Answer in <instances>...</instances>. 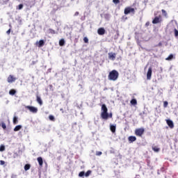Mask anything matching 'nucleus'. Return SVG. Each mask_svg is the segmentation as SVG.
Here are the masks:
<instances>
[{
  "label": "nucleus",
  "mask_w": 178,
  "mask_h": 178,
  "mask_svg": "<svg viewBox=\"0 0 178 178\" xmlns=\"http://www.w3.org/2000/svg\"><path fill=\"white\" fill-rule=\"evenodd\" d=\"M36 101L39 104V105H42V99H41V97H40L38 93L36 94Z\"/></svg>",
  "instance_id": "10"
},
{
  "label": "nucleus",
  "mask_w": 178,
  "mask_h": 178,
  "mask_svg": "<svg viewBox=\"0 0 178 178\" xmlns=\"http://www.w3.org/2000/svg\"><path fill=\"white\" fill-rule=\"evenodd\" d=\"M9 27H10V29H12V25L9 24Z\"/></svg>",
  "instance_id": "42"
},
{
  "label": "nucleus",
  "mask_w": 178,
  "mask_h": 178,
  "mask_svg": "<svg viewBox=\"0 0 178 178\" xmlns=\"http://www.w3.org/2000/svg\"><path fill=\"white\" fill-rule=\"evenodd\" d=\"M174 33H175V36L178 37V31H177V29H174Z\"/></svg>",
  "instance_id": "35"
},
{
  "label": "nucleus",
  "mask_w": 178,
  "mask_h": 178,
  "mask_svg": "<svg viewBox=\"0 0 178 178\" xmlns=\"http://www.w3.org/2000/svg\"><path fill=\"white\" fill-rule=\"evenodd\" d=\"M159 45H161V43H159Z\"/></svg>",
  "instance_id": "43"
},
{
  "label": "nucleus",
  "mask_w": 178,
  "mask_h": 178,
  "mask_svg": "<svg viewBox=\"0 0 178 178\" xmlns=\"http://www.w3.org/2000/svg\"><path fill=\"white\" fill-rule=\"evenodd\" d=\"M124 15H129V13H132L134 15L136 13V10L131 7H127L124 10Z\"/></svg>",
  "instance_id": "3"
},
{
  "label": "nucleus",
  "mask_w": 178,
  "mask_h": 178,
  "mask_svg": "<svg viewBox=\"0 0 178 178\" xmlns=\"http://www.w3.org/2000/svg\"><path fill=\"white\" fill-rule=\"evenodd\" d=\"M144 131H145L144 128H138L135 130V134L138 137H143V134H144Z\"/></svg>",
  "instance_id": "4"
},
{
  "label": "nucleus",
  "mask_w": 178,
  "mask_h": 178,
  "mask_svg": "<svg viewBox=\"0 0 178 178\" xmlns=\"http://www.w3.org/2000/svg\"><path fill=\"white\" fill-rule=\"evenodd\" d=\"M152 76V67H149L147 72V80H151Z\"/></svg>",
  "instance_id": "8"
},
{
  "label": "nucleus",
  "mask_w": 178,
  "mask_h": 178,
  "mask_svg": "<svg viewBox=\"0 0 178 178\" xmlns=\"http://www.w3.org/2000/svg\"><path fill=\"white\" fill-rule=\"evenodd\" d=\"M84 175H86V172H84V171H81V172H79V177H83L84 176Z\"/></svg>",
  "instance_id": "29"
},
{
  "label": "nucleus",
  "mask_w": 178,
  "mask_h": 178,
  "mask_svg": "<svg viewBox=\"0 0 178 178\" xmlns=\"http://www.w3.org/2000/svg\"><path fill=\"white\" fill-rule=\"evenodd\" d=\"M49 120H51V122H55V117H54V115H50L49 116Z\"/></svg>",
  "instance_id": "26"
},
{
  "label": "nucleus",
  "mask_w": 178,
  "mask_h": 178,
  "mask_svg": "<svg viewBox=\"0 0 178 178\" xmlns=\"http://www.w3.org/2000/svg\"><path fill=\"white\" fill-rule=\"evenodd\" d=\"M166 123L170 129H173V127H175V124H173V121H172L170 120H167Z\"/></svg>",
  "instance_id": "9"
},
{
  "label": "nucleus",
  "mask_w": 178,
  "mask_h": 178,
  "mask_svg": "<svg viewBox=\"0 0 178 178\" xmlns=\"http://www.w3.org/2000/svg\"><path fill=\"white\" fill-rule=\"evenodd\" d=\"M113 3L118 5V3H120V0H113Z\"/></svg>",
  "instance_id": "33"
},
{
  "label": "nucleus",
  "mask_w": 178,
  "mask_h": 178,
  "mask_svg": "<svg viewBox=\"0 0 178 178\" xmlns=\"http://www.w3.org/2000/svg\"><path fill=\"white\" fill-rule=\"evenodd\" d=\"M30 168H31V165L30 164H26L24 165V170H30Z\"/></svg>",
  "instance_id": "22"
},
{
  "label": "nucleus",
  "mask_w": 178,
  "mask_h": 178,
  "mask_svg": "<svg viewBox=\"0 0 178 178\" xmlns=\"http://www.w3.org/2000/svg\"><path fill=\"white\" fill-rule=\"evenodd\" d=\"M97 33L99 34V35H104V34H105V29L99 28L97 30Z\"/></svg>",
  "instance_id": "11"
},
{
  "label": "nucleus",
  "mask_w": 178,
  "mask_h": 178,
  "mask_svg": "<svg viewBox=\"0 0 178 178\" xmlns=\"http://www.w3.org/2000/svg\"><path fill=\"white\" fill-rule=\"evenodd\" d=\"M9 94L10 95H15V94H16V90L15 89H12L9 91Z\"/></svg>",
  "instance_id": "23"
},
{
  "label": "nucleus",
  "mask_w": 178,
  "mask_h": 178,
  "mask_svg": "<svg viewBox=\"0 0 178 178\" xmlns=\"http://www.w3.org/2000/svg\"><path fill=\"white\" fill-rule=\"evenodd\" d=\"M83 41L85 44H88V38L87 37L83 38Z\"/></svg>",
  "instance_id": "34"
},
{
  "label": "nucleus",
  "mask_w": 178,
  "mask_h": 178,
  "mask_svg": "<svg viewBox=\"0 0 178 178\" xmlns=\"http://www.w3.org/2000/svg\"><path fill=\"white\" fill-rule=\"evenodd\" d=\"M168 105H169V103L168 102H163V108H168Z\"/></svg>",
  "instance_id": "31"
},
{
  "label": "nucleus",
  "mask_w": 178,
  "mask_h": 178,
  "mask_svg": "<svg viewBox=\"0 0 178 178\" xmlns=\"http://www.w3.org/2000/svg\"><path fill=\"white\" fill-rule=\"evenodd\" d=\"M118 78H119V72L116 71V70H113L111 72H110L108 76V80H111V81H116Z\"/></svg>",
  "instance_id": "2"
},
{
  "label": "nucleus",
  "mask_w": 178,
  "mask_h": 178,
  "mask_svg": "<svg viewBox=\"0 0 178 178\" xmlns=\"http://www.w3.org/2000/svg\"><path fill=\"white\" fill-rule=\"evenodd\" d=\"M49 33L50 34H56V32H55V30L50 29H49Z\"/></svg>",
  "instance_id": "30"
},
{
  "label": "nucleus",
  "mask_w": 178,
  "mask_h": 178,
  "mask_svg": "<svg viewBox=\"0 0 178 178\" xmlns=\"http://www.w3.org/2000/svg\"><path fill=\"white\" fill-rule=\"evenodd\" d=\"M4 150H5V146L3 145H1L0 146V152H3V151H4Z\"/></svg>",
  "instance_id": "32"
},
{
  "label": "nucleus",
  "mask_w": 178,
  "mask_h": 178,
  "mask_svg": "<svg viewBox=\"0 0 178 178\" xmlns=\"http://www.w3.org/2000/svg\"><path fill=\"white\" fill-rule=\"evenodd\" d=\"M131 105H137V100L136 99H132L131 100Z\"/></svg>",
  "instance_id": "25"
},
{
  "label": "nucleus",
  "mask_w": 178,
  "mask_h": 178,
  "mask_svg": "<svg viewBox=\"0 0 178 178\" xmlns=\"http://www.w3.org/2000/svg\"><path fill=\"white\" fill-rule=\"evenodd\" d=\"M152 149H153V151L154 152H159V151H161V148L158 147V146H155V145H153L152 147Z\"/></svg>",
  "instance_id": "15"
},
{
  "label": "nucleus",
  "mask_w": 178,
  "mask_h": 178,
  "mask_svg": "<svg viewBox=\"0 0 178 178\" xmlns=\"http://www.w3.org/2000/svg\"><path fill=\"white\" fill-rule=\"evenodd\" d=\"M108 58L109 59H112V60H115V59H116V54L109 53Z\"/></svg>",
  "instance_id": "13"
},
{
  "label": "nucleus",
  "mask_w": 178,
  "mask_h": 178,
  "mask_svg": "<svg viewBox=\"0 0 178 178\" xmlns=\"http://www.w3.org/2000/svg\"><path fill=\"white\" fill-rule=\"evenodd\" d=\"M100 116L103 120H108V118H112V113L110 114L108 113V107H106V104L102 105V113Z\"/></svg>",
  "instance_id": "1"
},
{
  "label": "nucleus",
  "mask_w": 178,
  "mask_h": 178,
  "mask_svg": "<svg viewBox=\"0 0 178 178\" xmlns=\"http://www.w3.org/2000/svg\"><path fill=\"white\" fill-rule=\"evenodd\" d=\"M18 122L19 121L17 120V117L16 116L13 117V124H17Z\"/></svg>",
  "instance_id": "20"
},
{
  "label": "nucleus",
  "mask_w": 178,
  "mask_h": 178,
  "mask_svg": "<svg viewBox=\"0 0 178 178\" xmlns=\"http://www.w3.org/2000/svg\"><path fill=\"white\" fill-rule=\"evenodd\" d=\"M173 58H175V57L173 56V54H170V55L168 56V57H167V58H165V60H172V59H173Z\"/></svg>",
  "instance_id": "21"
},
{
  "label": "nucleus",
  "mask_w": 178,
  "mask_h": 178,
  "mask_svg": "<svg viewBox=\"0 0 178 178\" xmlns=\"http://www.w3.org/2000/svg\"><path fill=\"white\" fill-rule=\"evenodd\" d=\"M21 129H22V125H17L14 128V131H19V130H20Z\"/></svg>",
  "instance_id": "19"
},
{
  "label": "nucleus",
  "mask_w": 178,
  "mask_h": 178,
  "mask_svg": "<svg viewBox=\"0 0 178 178\" xmlns=\"http://www.w3.org/2000/svg\"><path fill=\"white\" fill-rule=\"evenodd\" d=\"M162 22V15H159L158 17H155L152 20L153 24H158V23H161Z\"/></svg>",
  "instance_id": "6"
},
{
  "label": "nucleus",
  "mask_w": 178,
  "mask_h": 178,
  "mask_svg": "<svg viewBox=\"0 0 178 178\" xmlns=\"http://www.w3.org/2000/svg\"><path fill=\"white\" fill-rule=\"evenodd\" d=\"M90 175H91V170H88V171L85 173L86 177H88V176H90Z\"/></svg>",
  "instance_id": "27"
},
{
  "label": "nucleus",
  "mask_w": 178,
  "mask_h": 178,
  "mask_svg": "<svg viewBox=\"0 0 178 178\" xmlns=\"http://www.w3.org/2000/svg\"><path fill=\"white\" fill-rule=\"evenodd\" d=\"M96 155L97 156H99L102 155V152H96Z\"/></svg>",
  "instance_id": "36"
},
{
  "label": "nucleus",
  "mask_w": 178,
  "mask_h": 178,
  "mask_svg": "<svg viewBox=\"0 0 178 178\" xmlns=\"http://www.w3.org/2000/svg\"><path fill=\"white\" fill-rule=\"evenodd\" d=\"M0 165H5V161L1 160V161H0Z\"/></svg>",
  "instance_id": "39"
},
{
  "label": "nucleus",
  "mask_w": 178,
  "mask_h": 178,
  "mask_svg": "<svg viewBox=\"0 0 178 178\" xmlns=\"http://www.w3.org/2000/svg\"><path fill=\"white\" fill-rule=\"evenodd\" d=\"M18 9H19V10H21V9H23V4H19L18 6Z\"/></svg>",
  "instance_id": "37"
},
{
  "label": "nucleus",
  "mask_w": 178,
  "mask_h": 178,
  "mask_svg": "<svg viewBox=\"0 0 178 178\" xmlns=\"http://www.w3.org/2000/svg\"><path fill=\"white\" fill-rule=\"evenodd\" d=\"M37 161H38L40 168H42V165H44V161L42 160V157H41V156L38 157Z\"/></svg>",
  "instance_id": "12"
},
{
  "label": "nucleus",
  "mask_w": 178,
  "mask_h": 178,
  "mask_svg": "<svg viewBox=\"0 0 178 178\" xmlns=\"http://www.w3.org/2000/svg\"><path fill=\"white\" fill-rule=\"evenodd\" d=\"M10 31H11V29L10 28V29H8L7 31H6V34H8V35H9L10 34Z\"/></svg>",
  "instance_id": "38"
},
{
  "label": "nucleus",
  "mask_w": 178,
  "mask_h": 178,
  "mask_svg": "<svg viewBox=\"0 0 178 178\" xmlns=\"http://www.w3.org/2000/svg\"><path fill=\"white\" fill-rule=\"evenodd\" d=\"M25 108L30 111L32 113H37L38 112V108L33 106H26Z\"/></svg>",
  "instance_id": "5"
},
{
  "label": "nucleus",
  "mask_w": 178,
  "mask_h": 178,
  "mask_svg": "<svg viewBox=\"0 0 178 178\" xmlns=\"http://www.w3.org/2000/svg\"><path fill=\"white\" fill-rule=\"evenodd\" d=\"M44 44H45V42H44V40H40L39 41V42H38V47L39 48H41V47H44Z\"/></svg>",
  "instance_id": "17"
},
{
  "label": "nucleus",
  "mask_w": 178,
  "mask_h": 178,
  "mask_svg": "<svg viewBox=\"0 0 178 178\" xmlns=\"http://www.w3.org/2000/svg\"><path fill=\"white\" fill-rule=\"evenodd\" d=\"M17 79L13 75H9L7 78L8 83H15Z\"/></svg>",
  "instance_id": "7"
},
{
  "label": "nucleus",
  "mask_w": 178,
  "mask_h": 178,
  "mask_svg": "<svg viewBox=\"0 0 178 178\" xmlns=\"http://www.w3.org/2000/svg\"><path fill=\"white\" fill-rule=\"evenodd\" d=\"M0 126L2 127V129H3V130H6V124H5V122H2L0 124Z\"/></svg>",
  "instance_id": "24"
},
{
  "label": "nucleus",
  "mask_w": 178,
  "mask_h": 178,
  "mask_svg": "<svg viewBox=\"0 0 178 178\" xmlns=\"http://www.w3.org/2000/svg\"><path fill=\"white\" fill-rule=\"evenodd\" d=\"M162 14L163 16H165V17H166V16H168V13H166V10H161Z\"/></svg>",
  "instance_id": "28"
},
{
  "label": "nucleus",
  "mask_w": 178,
  "mask_h": 178,
  "mask_svg": "<svg viewBox=\"0 0 178 178\" xmlns=\"http://www.w3.org/2000/svg\"><path fill=\"white\" fill-rule=\"evenodd\" d=\"M59 45L60 47H63V45H65V39H60L59 40Z\"/></svg>",
  "instance_id": "18"
},
{
  "label": "nucleus",
  "mask_w": 178,
  "mask_h": 178,
  "mask_svg": "<svg viewBox=\"0 0 178 178\" xmlns=\"http://www.w3.org/2000/svg\"><path fill=\"white\" fill-rule=\"evenodd\" d=\"M136 140H137V138H136V136H129L128 138L129 143H134V141H136Z\"/></svg>",
  "instance_id": "14"
},
{
  "label": "nucleus",
  "mask_w": 178,
  "mask_h": 178,
  "mask_svg": "<svg viewBox=\"0 0 178 178\" xmlns=\"http://www.w3.org/2000/svg\"><path fill=\"white\" fill-rule=\"evenodd\" d=\"M148 26H149V22H147L145 23V26L148 27Z\"/></svg>",
  "instance_id": "40"
},
{
  "label": "nucleus",
  "mask_w": 178,
  "mask_h": 178,
  "mask_svg": "<svg viewBox=\"0 0 178 178\" xmlns=\"http://www.w3.org/2000/svg\"><path fill=\"white\" fill-rule=\"evenodd\" d=\"M110 129L112 133H115L116 132V125H111Z\"/></svg>",
  "instance_id": "16"
},
{
  "label": "nucleus",
  "mask_w": 178,
  "mask_h": 178,
  "mask_svg": "<svg viewBox=\"0 0 178 178\" xmlns=\"http://www.w3.org/2000/svg\"><path fill=\"white\" fill-rule=\"evenodd\" d=\"M78 15H79V12H76L74 14V16H78Z\"/></svg>",
  "instance_id": "41"
}]
</instances>
